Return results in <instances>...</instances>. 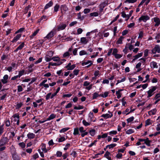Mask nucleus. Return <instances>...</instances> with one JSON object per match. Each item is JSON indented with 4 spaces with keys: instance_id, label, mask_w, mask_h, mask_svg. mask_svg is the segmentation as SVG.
<instances>
[{
    "instance_id": "473e14b6",
    "label": "nucleus",
    "mask_w": 160,
    "mask_h": 160,
    "mask_svg": "<svg viewBox=\"0 0 160 160\" xmlns=\"http://www.w3.org/2000/svg\"><path fill=\"white\" fill-rule=\"evenodd\" d=\"M122 90L119 89L118 91L116 92V94L117 95V98L119 99L121 97V94L120 93V92L122 91Z\"/></svg>"
},
{
    "instance_id": "864d4df0",
    "label": "nucleus",
    "mask_w": 160,
    "mask_h": 160,
    "mask_svg": "<svg viewBox=\"0 0 160 160\" xmlns=\"http://www.w3.org/2000/svg\"><path fill=\"white\" fill-rule=\"evenodd\" d=\"M6 142L4 139H1L0 140V146H1L6 144Z\"/></svg>"
},
{
    "instance_id": "9b49d317",
    "label": "nucleus",
    "mask_w": 160,
    "mask_h": 160,
    "mask_svg": "<svg viewBox=\"0 0 160 160\" xmlns=\"http://www.w3.org/2000/svg\"><path fill=\"white\" fill-rule=\"evenodd\" d=\"M61 11L62 14H64L68 10V8L65 5H62L61 6Z\"/></svg>"
},
{
    "instance_id": "603ef678",
    "label": "nucleus",
    "mask_w": 160,
    "mask_h": 160,
    "mask_svg": "<svg viewBox=\"0 0 160 160\" xmlns=\"http://www.w3.org/2000/svg\"><path fill=\"white\" fill-rule=\"evenodd\" d=\"M70 55V53L68 52H65L62 56L63 58L69 57Z\"/></svg>"
},
{
    "instance_id": "dca6fc26",
    "label": "nucleus",
    "mask_w": 160,
    "mask_h": 160,
    "mask_svg": "<svg viewBox=\"0 0 160 160\" xmlns=\"http://www.w3.org/2000/svg\"><path fill=\"white\" fill-rule=\"evenodd\" d=\"M12 117L13 118H17V119H15V121L17 122V124L18 125L19 123V114L18 113L15 114L12 116Z\"/></svg>"
},
{
    "instance_id": "6ab92c4d",
    "label": "nucleus",
    "mask_w": 160,
    "mask_h": 160,
    "mask_svg": "<svg viewBox=\"0 0 160 160\" xmlns=\"http://www.w3.org/2000/svg\"><path fill=\"white\" fill-rule=\"evenodd\" d=\"M41 148L44 153H46L47 152V150L46 148V145L44 143H42L40 146Z\"/></svg>"
},
{
    "instance_id": "20e7f679",
    "label": "nucleus",
    "mask_w": 160,
    "mask_h": 160,
    "mask_svg": "<svg viewBox=\"0 0 160 160\" xmlns=\"http://www.w3.org/2000/svg\"><path fill=\"white\" fill-rule=\"evenodd\" d=\"M96 118L94 117L93 112H90L88 115V121L89 122H95Z\"/></svg>"
},
{
    "instance_id": "c756f323",
    "label": "nucleus",
    "mask_w": 160,
    "mask_h": 160,
    "mask_svg": "<svg viewBox=\"0 0 160 160\" xmlns=\"http://www.w3.org/2000/svg\"><path fill=\"white\" fill-rule=\"evenodd\" d=\"M153 122L152 121H151L150 119H147L145 122V126H147L151 125Z\"/></svg>"
},
{
    "instance_id": "2f4dec72",
    "label": "nucleus",
    "mask_w": 160,
    "mask_h": 160,
    "mask_svg": "<svg viewBox=\"0 0 160 160\" xmlns=\"http://www.w3.org/2000/svg\"><path fill=\"white\" fill-rule=\"evenodd\" d=\"M4 124L1 125V122H0V136H1L4 132Z\"/></svg>"
},
{
    "instance_id": "37998d69",
    "label": "nucleus",
    "mask_w": 160,
    "mask_h": 160,
    "mask_svg": "<svg viewBox=\"0 0 160 160\" xmlns=\"http://www.w3.org/2000/svg\"><path fill=\"white\" fill-rule=\"evenodd\" d=\"M89 132L92 136H93L95 134V130L94 129H92L90 130Z\"/></svg>"
},
{
    "instance_id": "79ce46f5",
    "label": "nucleus",
    "mask_w": 160,
    "mask_h": 160,
    "mask_svg": "<svg viewBox=\"0 0 160 160\" xmlns=\"http://www.w3.org/2000/svg\"><path fill=\"white\" fill-rule=\"evenodd\" d=\"M134 130L132 129H129L126 131V133L127 134H130L134 133Z\"/></svg>"
},
{
    "instance_id": "e433bc0d",
    "label": "nucleus",
    "mask_w": 160,
    "mask_h": 160,
    "mask_svg": "<svg viewBox=\"0 0 160 160\" xmlns=\"http://www.w3.org/2000/svg\"><path fill=\"white\" fill-rule=\"evenodd\" d=\"M109 93L108 92H104L103 94H100V97H102L105 98L107 97Z\"/></svg>"
},
{
    "instance_id": "4d7b16f0",
    "label": "nucleus",
    "mask_w": 160,
    "mask_h": 160,
    "mask_svg": "<svg viewBox=\"0 0 160 160\" xmlns=\"http://www.w3.org/2000/svg\"><path fill=\"white\" fill-rule=\"evenodd\" d=\"M87 52L85 50H82L79 52V54L80 56H82L87 54Z\"/></svg>"
},
{
    "instance_id": "72a5a7b5",
    "label": "nucleus",
    "mask_w": 160,
    "mask_h": 160,
    "mask_svg": "<svg viewBox=\"0 0 160 160\" xmlns=\"http://www.w3.org/2000/svg\"><path fill=\"white\" fill-rule=\"evenodd\" d=\"M90 122H87L85 120H83L82 121V124L86 127L89 126L90 125Z\"/></svg>"
},
{
    "instance_id": "cd10ccee",
    "label": "nucleus",
    "mask_w": 160,
    "mask_h": 160,
    "mask_svg": "<svg viewBox=\"0 0 160 160\" xmlns=\"http://www.w3.org/2000/svg\"><path fill=\"white\" fill-rule=\"evenodd\" d=\"M23 105L22 102H17L16 105L15 106L16 109H18L20 108Z\"/></svg>"
},
{
    "instance_id": "4468645a",
    "label": "nucleus",
    "mask_w": 160,
    "mask_h": 160,
    "mask_svg": "<svg viewBox=\"0 0 160 160\" xmlns=\"http://www.w3.org/2000/svg\"><path fill=\"white\" fill-rule=\"evenodd\" d=\"M34 66V64H31L28 65L27 67L28 73L31 72L34 70V69L33 68Z\"/></svg>"
},
{
    "instance_id": "f8f14e48",
    "label": "nucleus",
    "mask_w": 160,
    "mask_h": 160,
    "mask_svg": "<svg viewBox=\"0 0 160 160\" xmlns=\"http://www.w3.org/2000/svg\"><path fill=\"white\" fill-rule=\"evenodd\" d=\"M22 36L21 34H17L16 36L14 37L12 40L11 41V42L14 43L16 42Z\"/></svg>"
},
{
    "instance_id": "3c124183",
    "label": "nucleus",
    "mask_w": 160,
    "mask_h": 160,
    "mask_svg": "<svg viewBox=\"0 0 160 160\" xmlns=\"http://www.w3.org/2000/svg\"><path fill=\"white\" fill-rule=\"evenodd\" d=\"M66 139V138H65L64 137H61L60 138H59L58 139V142H62L65 141Z\"/></svg>"
},
{
    "instance_id": "aec40b11",
    "label": "nucleus",
    "mask_w": 160,
    "mask_h": 160,
    "mask_svg": "<svg viewBox=\"0 0 160 160\" xmlns=\"http://www.w3.org/2000/svg\"><path fill=\"white\" fill-rule=\"evenodd\" d=\"M25 45L24 42H22L21 44L19 45L17 48L14 50V52H17L18 50L22 49L24 47Z\"/></svg>"
},
{
    "instance_id": "680f3d73",
    "label": "nucleus",
    "mask_w": 160,
    "mask_h": 160,
    "mask_svg": "<svg viewBox=\"0 0 160 160\" xmlns=\"http://www.w3.org/2000/svg\"><path fill=\"white\" fill-rule=\"evenodd\" d=\"M84 108V107L82 106L79 105L78 107L75 106L74 107V109L76 110H80Z\"/></svg>"
},
{
    "instance_id": "09e8293b",
    "label": "nucleus",
    "mask_w": 160,
    "mask_h": 160,
    "mask_svg": "<svg viewBox=\"0 0 160 160\" xmlns=\"http://www.w3.org/2000/svg\"><path fill=\"white\" fill-rule=\"evenodd\" d=\"M43 100V98H40V99H39L36 100V102L37 103H40V102H41V104H40L39 105V106H40L41 105H42L43 104V103L42 102Z\"/></svg>"
},
{
    "instance_id": "338daca9",
    "label": "nucleus",
    "mask_w": 160,
    "mask_h": 160,
    "mask_svg": "<svg viewBox=\"0 0 160 160\" xmlns=\"http://www.w3.org/2000/svg\"><path fill=\"white\" fill-rule=\"evenodd\" d=\"M56 155L57 157H61L62 155V152L61 151H58L56 152Z\"/></svg>"
},
{
    "instance_id": "6e6552de",
    "label": "nucleus",
    "mask_w": 160,
    "mask_h": 160,
    "mask_svg": "<svg viewBox=\"0 0 160 160\" xmlns=\"http://www.w3.org/2000/svg\"><path fill=\"white\" fill-rule=\"evenodd\" d=\"M152 20H153L155 23L154 25L155 27H158L160 25V19L158 18L157 17H154L152 18Z\"/></svg>"
},
{
    "instance_id": "774afa93",
    "label": "nucleus",
    "mask_w": 160,
    "mask_h": 160,
    "mask_svg": "<svg viewBox=\"0 0 160 160\" xmlns=\"http://www.w3.org/2000/svg\"><path fill=\"white\" fill-rule=\"evenodd\" d=\"M17 90L18 92H21L23 90V88L21 85H18V86Z\"/></svg>"
},
{
    "instance_id": "a19ab883",
    "label": "nucleus",
    "mask_w": 160,
    "mask_h": 160,
    "mask_svg": "<svg viewBox=\"0 0 160 160\" xmlns=\"http://www.w3.org/2000/svg\"><path fill=\"white\" fill-rule=\"evenodd\" d=\"M25 72V71L24 69H22L19 71L18 74V75L19 76V78L24 74Z\"/></svg>"
},
{
    "instance_id": "f704fd0d",
    "label": "nucleus",
    "mask_w": 160,
    "mask_h": 160,
    "mask_svg": "<svg viewBox=\"0 0 160 160\" xmlns=\"http://www.w3.org/2000/svg\"><path fill=\"white\" fill-rule=\"evenodd\" d=\"M39 31V29H38L36 31L34 32L32 35L30 36V38H32Z\"/></svg>"
},
{
    "instance_id": "7c9ffc66",
    "label": "nucleus",
    "mask_w": 160,
    "mask_h": 160,
    "mask_svg": "<svg viewBox=\"0 0 160 160\" xmlns=\"http://www.w3.org/2000/svg\"><path fill=\"white\" fill-rule=\"evenodd\" d=\"M56 115L54 114H51L50 116L47 118V120L49 121L56 118Z\"/></svg>"
},
{
    "instance_id": "c03bdc74",
    "label": "nucleus",
    "mask_w": 160,
    "mask_h": 160,
    "mask_svg": "<svg viewBox=\"0 0 160 160\" xmlns=\"http://www.w3.org/2000/svg\"><path fill=\"white\" fill-rule=\"evenodd\" d=\"M137 0H126L125 1V3H134L136 2Z\"/></svg>"
},
{
    "instance_id": "13d9d810",
    "label": "nucleus",
    "mask_w": 160,
    "mask_h": 160,
    "mask_svg": "<svg viewBox=\"0 0 160 160\" xmlns=\"http://www.w3.org/2000/svg\"><path fill=\"white\" fill-rule=\"evenodd\" d=\"M51 93L49 92L45 96L46 100H48L50 98H51Z\"/></svg>"
},
{
    "instance_id": "a18cd8bd",
    "label": "nucleus",
    "mask_w": 160,
    "mask_h": 160,
    "mask_svg": "<svg viewBox=\"0 0 160 160\" xmlns=\"http://www.w3.org/2000/svg\"><path fill=\"white\" fill-rule=\"evenodd\" d=\"M69 129V128H63L60 130L59 132L60 133L64 132L68 130Z\"/></svg>"
},
{
    "instance_id": "ea45409f",
    "label": "nucleus",
    "mask_w": 160,
    "mask_h": 160,
    "mask_svg": "<svg viewBox=\"0 0 160 160\" xmlns=\"http://www.w3.org/2000/svg\"><path fill=\"white\" fill-rule=\"evenodd\" d=\"M79 129L78 128H75L74 129V132L73 134L74 135H76L79 134Z\"/></svg>"
},
{
    "instance_id": "9d476101",
    "label": "nucleus",
    "mask_w": 160,
    "mask_h": 160,
    "mask_svg": "<svg viewBox=\"0 0 160 160\" xmlns=\"http://www.w3.org/2000/svg\"><path fill=\"white\" fill-rule=\"evenodd\" d=\"M76 66L75 64L71 65V63L69 62L65 66V68L67 69L68 70H71L74 69L76 67Z\"/></svg>"
},
{
    "instance_id": "49530a36",
    "label": "nucleus",
    "mask_w": 160,
    "mask_h": 160,
    "mask_svg": "<svg viewBox=\"0 0 160 160\" xmlns=\"http://www.w3.org/2000/svg\"><path fill=\"white\" fill-rule=\"evenodd\" d=\"M60 7L59 5L58 4H56L54 7V12H57Z\"/></svg>"
},
{
    "instance_id": "5fc2aeb1",
    "label": "nucleus",
    "mask_w": 160,
    "mask_h": 160,
    "mask_svg": "<svg viewBox=\"0 0 160 160\" xmlns=\"http://www.w3.org/2000/svg\"><path fill=\"white\" fill-rule=\"evenodd\" d=\"M90 15L91 17H97L98 16V13L96 12H92L90 13Z\"/></svg>"
},
{
    "instance_id": "4c0bfd02",
    "label": "nucleus",
    "mask_w": 160,
    "mask_h": 160,
    "mask_svg": "<svg viewBox=\"0 0 160 160\" xmlns=\"http://www.w3.org/2000/svg\"><path fill=\"white\" fill-rule=\"evenodd\" d=\"M93 62L90 60H88L87 61L83 62L82 63V66H84L87 65H88V64H89L91 63V62Z\"/></svg>"
},
{
    "instance_id": "e2e57ef3",
    "label": "nucleus",
    "mask_w": 160,
    "mask_h": 160,
    "mask_svg": "<svg viewBox=\"0 0 160 160\" xmlns=\"http://www.w3.org/2000/svg\"><path fill=\"white\" fill-rule=\"evenodd\" d=\"M134 118L133 116L130 117L127 119V120L128 123L130 122L133 120Z\"/></svg>"
},
{
    "instance_id": "393cba45",
    "label": "nucleus",
    "mask_w": 160,
    "mask_h": 160,
    "mask_svg": "<svg viewBox=\"0 0 160 160\" xmlns=\"http://www.w3.org/2000/svg\"><path fill=\"white\" fill-rule=\"evenodd\" d=\"M12 157L13 160H20L19 156L15 153L12 154Z\"/></svg>"
},
{
    "instance_id": "0eeeda50",
    "label": "nucleus",
    "mask_w": 160,
    "mask_h": 160,
    "mask_svg": "<svg viewBox=\"0 0 160 160\" xmlns=\"http://www.w3.org/2000/svg\"><path fill=\"white\" fill-rule=\"evenodd\" d=\"M150 19L148 15H142L139 18V20L140 22L142 21L144 22H146L147 20Z\"/></svg>"
},
{
    "instance_id": "423d86ee",
    "label": "nucleus",
    "mask_w": 160,
    "mask_h": 160,
    "mask_svg": "<svg viewBox=\"0 0 160 160\" xmlns=\"http://www.w3.org/2000/svg\"><path fill=\"white\" fill-rule=\"evenodd\" d=\"M91 40V37H82L80 38L81 42L84 44H86Z\"/></svg>"
},
{
    "instance_id": "c85d7f7f",
    "label": "nucleus",
    "mask_w": 160,
    "mask_h": 160,
    "mask_svg": "<svg viewBox=\"0 0 160 160\" xmlns=\"http://www.w3.org/2000/svg\"><path fill=\"white\" fill-rule=\"evenodd\" d=\"M159 97H160V94L158 93L156 95L155 98L156 100V101L154 102L155 104H157L160 100V99L158 98Z\"/></svg>"
},
{
    "instance_id": "412c9836",
    "label": "nucleus",
    "mask_w": 160,
    "mask_h": 160,
    "mask_svg": "<svg viewBox=\"0 0 160 160\" xmlns=\"http://www.w3.org/2000/svg\"><path fill=\"white\" fill-rule=\"evenodd\" d=\"M142 52L138 53L137 55L134 56L133 57L134 58L133 60L132 61H135V60L138 59V58L141 57L142 55Z\"/></svg>"
},
{
    "instance_id": "58836bf2",
    "label": "nucleus",
    "mask_w": 160,
    "mask_h": 160,
    "mask_svg": "<svg viewBox=\"0 0 160 160\" xmlns=\"http://www.w3.org/2000/svg\"><path fill=\"white\" fill-rule=\"evenodd\" d=\"M98 97H100V94H99L97 92H94L92 94V99H95Z\"/></svg>"
},
{
    "instance_id": "a211bd4d",
    "label": "nucleus",
    "mask_w": 160,
    "mask_h": 160,
    "mask_svg": "<svg viewBox=\"0 0 160 160\" xmlns=\"http://www.w3.org/2000/svg\"><path fill=\"white\" fill-rule=\"evenodd\" d=\"M35 135L33 133L29 132L27 135V137L29 139H33L35 138Z\"/></svg>"
},
{
    "instance_id": "bf43d9fd",
    "label": "nucleus",
    "mask_w": 160,
    "mask_h": 160,
    "mask_svg": "<svg viewBox=\"0 0 160 160\" xmlns=\"http://www.w3.org/2000/svg\"><path fill=\"white\" fill-rule=\"evenodd\" d=\"M114 56L115 58L118 59L121 58L122 56V55L117 53L114 55Z\"/></svg>"
},
{
    "instance_id": "f03ea898",
    "label": "nucleus",
    "mask_w": 160,
    "mask_h": 160,
    "mask_svg": "<svg viewBox=\"0 0 160 160\" xmlns=\"http://www.w3.org/2000/svg\"><path fill=\"white\" fill-rule=\"evenodd\" d=\"M17 65L15 62H12L11 63V66L7 67H6V70H8L9 72H11L17 68Z\"/></svg>"
},
{
    "instance_id": "39448f33",
    "label": "nucleus",
    "mask_w": 160,
    "mask_h": 160,
    "mask_svg": "<svg viewBox=\"0 0 160 160\" xmlns=\"http://www.w3.org/2000/svg\"><path fill=\"white\" fill-rule=\"evenodd\" d=\"M152 52L153 54L159 53H160V46L158 44L156 45L152 49Z\"/></svg>"
},
{
    "instance_id": "f3484780",
    "label": "nucleus",
    "mask_w": 160,
    "mask_h": 160,
    "mask_svg": "<svg viewBox=\"0 0 160 160\" xmlns=\"http://www.w3.org/2000/svg\"><path fill=\"white\" fill-rule=\"evenodd\" d=\"M113 114L112 113H111V114L106 113L102 114L101 116V117L104 118L105 119H107L109 118H111Z\"/></svg>"
},
{
    "instance_id": "4be33fe9",
    "label": "nucleus",
    "mask_w": 160,
    "mask_h": 160,
    "mask_svg": "<svg viewBox=\"0 0 160 160\" xmlns=\"http://www.w3.org/2000/svg\"><path fill=\"white\" fill-rule=\"evenodd\" d=\"M62 63L61 61H58L57 62L53 63L52 62H49V64L51 65L52 66H58L60 65Z\"/></svg>"
},
{
    "instance_id": "1a4fd4ad",
    "label": "nucleus",
    "mask_w": 160,
    "mask_h": 160,
    "mask_svg": "<svg viewBox=\"0 0 160 160\" xmlns=\"http://www.w3.org/2000/svg\"><path fill=\"white\" fill-rule=\"evenodd\" d=\"M8 75L6 74L4 76L3 78L0 81L2 82L3 84H6L8 82Z\"/></svg>"
},
{
    "instance_id": "5701e85b",
    "label": "nucleus",
    "mask_w": 160,
    "mask_h": 160,
    "mask_svg": "<svg viewBox=\"0 0 160 160\" xmlns=\"http://www.w3.org/2000/svg\"><path fill=\"white\" fill-rule=\"evenodd\" d=\"M52 5L53 2L52 1H50L46 5L44 8L45 9H47L50 7L52 6Z\"/></svg>"
},
{
    "instance_id": "8fccbe9b",
    "label": "nucleus",
    "mask_w": 160,
    "mask_h": 160,
    "mask_svg": "<svg viewBox=\"0 0 160 160\" xmlns=\"http://www.w3.org/2000/svg\"><path fill=\"white\" fill-rule=\"evenodd\" d=\"M126 80V78L125 77H124L121 80H118L117 81V82L116 83V85H117L119 83L124 82Z\"/></svg>"
},
{
    "instance_id": "f257e3e1",
    "label": "nucleus",
    "mask_w": 160,
    "mask_h": 160,
    "mask_svg": "<svg viewBox=\"0 0 160 160\" xmlns=\"http://www.w3.org/2000/svg\"><path fill=\"white\" fill-rule=\"evenodd\" d=\"M157 88V86H153L150 87L149 90L147 92V93H148V96L147 97V98H149L154 94V92L156 90Z\"/></svg>"
},
{
    "instance_id": "ddd939ff",
    "label": "nucleus",
    "mask_w": 160,
    "mask_h": 160,
    "mask_svg": "<svg viewBox=\"0 0 160 160\" xmlns=\"http://www.w3.org/2000/svg\"><path fill=\"white\" fill-rule=\"evenodd\" d=\"M66 27V24L63 23H61L58 26V31H59L64 30L65 29Z\"/></svg>"
},
{
    "instance_id": "69168bd1",
    "label": "nucleus",
    "mask_w": 160,
    "mask_h": 160,
    "mask_svg": "<svg viewBox=\"0 0 160 160\" xmlns=\"http://www.w3.org/2000/svg\"><path fill=\"white\" fill-rule=\"evenodd\" d=\"M117 133V131L113 130L109 132V135H116Z\"/></svg>"
},
{
    "instance_id": "0e129e2a",
    "label": "nucleus",
    "mask_w": 160,
    "mask_h": 160,
    "mask_svg": "<svg viewBox=\"0 0 160 160\" xmlns=\"http://www.w3.org/2000/svg\"><path fill=\"white\" fill-rule=\"evenodd\" d=\"M126 46L128 47L129 49L130 50H132L134 48L133 46L131 44H130L129 43L127 44Z\"/></svg>"
},
{
    "instance_id": "052dcab7",
    "label": "nucleus",
    "mask_w": 160,
    "mask_h": 160,
    "mask_svg": "<svg viewBox=\"0 0 160 160\" xmlns=\"http://www.w3.org/2000/svg\"><path fill=\"white\" fill-rule=\"evenodd\" d=\"M116 145V144L115 143L111 144L110 145H107V147H108L109 149L112 148L114 147H115Z\"/></svg>"
},
{
    "instance_id": "b1692460",
    "label": "nucleus",
    "mask_w": 160,
    "mask_h": 160,
    "mask_svg": "<svg viewBox=\"0 0 160 160\" xmlns=\"http://www.w3.org/2000/svg\"><path fill=\"white\" fill-rule=\"evenodd\" d=\"M53 31H52L46 36V38L48 39L50 38L53 37Z\"/></svg>"
},
{
    "instance_id": "c9c22d12",
    "label": "nucleus",
    "mask_w": 160,
    "mask_h": 160,
    "mask_svg": "<svg viewBox=\"0 0 160 160\" xmlns=\"http://www.w3.org/2000/svg\"><path fill=\"white\" fill-rule=\"evenodd\" d=\"M150 142L151 141L149 140L148 138H147L145 139L144 142V143H145L148 146H150Z\"/></svg>"
},
{
    "instance_id": "6e6d98bb",
    "label": "nucleus",
    "mask_w": 160,
    "mask_h": 160,
    "mask_svg": "<svg viewBox=\"0 0 160 160\" xmlns=\"http://www.w3.org/2000/svg\"><path fill=\"white\" fill-rule=\"evenodd\" d=\"M118 52V50L117 48H114L113 49H112V54L113 55V56L116 55V54H117Z\"/></svg>"
},
{
    "instance_id": "de8ad7c7",
    "label": "nucleus",
    "mask_w": 160,
    "mask_h": 160,
    "mask_svg": "<svg viewBox=\"0 0 160 160\" xmlns=\"http://www.w3.org/2000/svg\"><path fill=\"white\" fill-rule=\"evenodd\" d=\"M98 32V31L97 29H95L93 30L92 31H91L90 32H88L86 33V36H88L90 35L91 33H95V32Z\"/></svg>"
},
{
    "instance_id": "2eb2a0df",
    "label": "nucleus",
    "mask_w": 160,
    "mask_h": 160,
    "mask_svg": "<svg viewBox=\"0 0 160 160\" xmlns=\"http://www.w3.org/2000/svg\"><path fill=\"white\" fill-rule=\"evenodd\" d=\"M150 65L151 68L154 69V68H157L158 67V66L157 65V63L155 62L152 61L150 63Z\"/></svg>"
},
{
    "instance_id": "7ed1b4c3",
    "label": "nucleus",
    "mask_w": 160,
    "mask_h": 160,
    "mask_svg": "<svg viewBox=\"0 0 160 160\" xmlns=\"http://www.w3.org/2000/svg\"><path fill=\"white\" fill-rule=\"evenodd\" d=\"M53 54V53L51 51H49L48 52V54H47L45 58V59L47 62L50 61L52 60V56Z\"/></svg>"
},
{
    "instance_id": "bb28decb",
    "label": "nucleus",
    "mask_w": 160,
    "mask_h": 160,
    "mask_svg": "<svg viewBox=\"0 0 160 160\" xmlns=\"http://www.w3.org/2000/svg\"><path fill=\"white\" fill-rule=\"evenodd\" d=\"M124 38V37L122 36H121L118 39L117 43L118 44H122V41Z\"/></svg>"
},
{
    "instance_id": "a878e982",
    "label": "nucleus",
    "mask_w": 160,
    "mask_h": 160,
    "mask_svg": "<svg viewBox=\"0 0 160 160\" xmlns=\"http://www.w3.org/2000/svg\"><path fill=\"white\" fill-rule=\"evenodd\" d=\"M157 112L156 109H154L149 111L148 112V114L149 115H154L156 114Z\"/></svg>"
}]
</instances>
